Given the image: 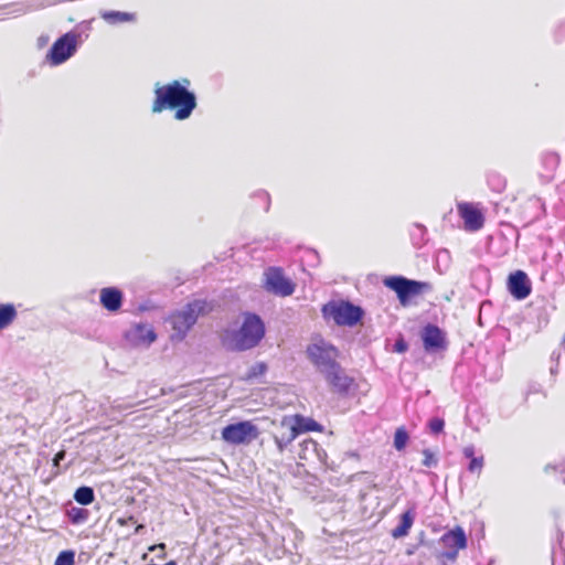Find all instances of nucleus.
Returning <instances> with one entry per match:
<instances>
[{"label": "nucleus", "mask_w": 565, "mask_h": 565, "mask_svg": "<svg viewBox=\"0 0 565 565\" xmlns=\"http://www.w3.org/2000/svg\"><path fill=\"white\" fill-rule=\"evenodd\" d=\"M420 338L426 352H437L447 347L445 332L436 324H426L420 332Z\"/></svg>", "instance_id": "obj_9"}, {"label": "nucleus", "mask_w": 565, "mask_h": 565, "mask_svg": "<svg viewBox=\"0 0 565 565\" xmlns=\"http://www.w3.org/2000/svg\"><path fill=\"white\" fill-rule=\"evenodd\" d=\"M408 438V433L404 427L397 428L394 434V447L396 450H403L406 447Z\"/></svg>", "instance_id": "obj_25"}, {"label": "nucleus", "mask_w": 565, "mask_h": 565, "mask_svg": "<svg viewBox=\"0 0 565 565\" xmlns=\"http://www.w3.org/2000/svg\"><path fill=\"white\" fill-rule=\"evenodd\" d=\"M128 338L137 344L150 345L157 338L153 329L146 324H136L129 332Z\"/></svg>", "instance_id": "obj_19"}, {"label": "nucleus", "mask_w": 565, "mask_h": 565, "mask_svg": "<svg viewBox=\"0 0 565 565\" xmlns=\"http://www.w3.org/2000/svg\"><path fill=\"white\" fill-rule=\"evenodd\" d=\"M17 317L15 307L12 303L0 305V331L7 328Z\"/></svg>", "instance_id": "obj_22"}, {"label": "nucleus", "mask_w": 565, "mask_h": 565, "mask_svg": "<svg viewBox=\"0 0 565 565\" xmlns=\"http://www.w3.org/2000/svg\"><path fill=\"white\" fill-rule=\"evenodd\" d=\"M142 529H143V525H141V524H140V525H138V526H137V529H136V533H139V532H140V530H142Z\"/></svg>", "instance_id": "obj_35"}, {"label": "nucleus", "mask_w": 565, "mask_h": 565, "mask_svg": "<svg viewBox=\"0 0 565 565\" xmlns=\"http://www.w3.org/2000/svg\"><path fill=\"white\" fill-rule=\"evenodd\" d=\"M415 515L412 510H407L401 516L399 524L392 531V536L394 539H399L406 536L414 523Z\"/></svg>", "instance_id": "obj_20"}, {"label": "nucleus", "mask_w": 565, "mask_h": 565, "mask_svg": "<svg viewBox=\"0 0 565 565\" xmlns=\"http://www.w3.org/2000/svg\"><path fill=\"white\" fill-rule=\"evenodd\" d=\"M322 375L332 390L339 394H347L353 383V379L347 375L340 363L337 367L322 373Z\"/></svg>", "instance_id": "obj_13"}, {"label": "nucleus", "mask_w": 565, "mask_h": 565, "mask_svg": "<svg viewBox=\"0 0 565 565\" xmlns=\"http://www.w3.org/2000/svg\"><path fill=\"white\" fill-rule=\"evenodd\" d=\"M266 288L275 295L284 297L290 296L295 290L294 285L278 268H270L266 274Z\"/></svg>", "instance_id": "obj_11"}, {"label": "nucleus", "mask_w": 565, "mask_h": 565, "mask_svg": "<svg viewBox=\"0 0 565 565\" xmlns=\"http://www.w3.org/2000/svg\"><path fill=\"white\" fill-rule=\"evenodd\" d=\"M297 427L286 423L284 419L280 425V431L274 434V440L279 454H282L284 450L297 438Z\"/></svg>", "instance_id": "obj_16"}, {"label": "nucleus", "mask_w": 565, "mask_h": 565, "mask_svg": "<svg viewBox=\"0 0 565 565\" xmlns=\"http://www.w3.org/2000/svg\"><path fill=\"white\" fill-rule=\"evenodd\" d=\"M128 521H125V520H120V523L121 524H126Z\"/></svg>", "instance_id": "obj_37"}, {"label": "nucleus", "mask_w": 565, "mask_h": 565, "mask_svg": "<svg viewBox=\"0 0 565 565\" xmlns=\"http://www.w3.org/2000/svg\"><path fill=\"white\" fill-rule=\"evenodd\" d=\"M64 457H65V452H64V451H58V452L55 455V457H54V462H55V465H58V462H60L61 460H63V459H64Z\"/></svg>", "instance_id": "obj_34"}, {"label": "nucleus", "mask_w": 565, "mask_h": 565, "mask_svg": "<svg viewBox=\"0 0 565 565\" xmlns=\"http://www.w3.org/2000/svg\"><path fill=\"white\" fill-rule=\"evenodd\" d=\"M99 17L109 25H119L125 23H136L137 13L116 10H100Z\"/></svg>", "instance_id": "obj_17"}, {"label": "nucleus", "mask_w": 565, "mask_h": 565, "mask_svg": "<svg viewBox=\"0 0 565 565\" xmlns=\"http://www.w3.org/2000/svg\"><path fill=\"white\" fill-rule=\"evenodd\" d=\"M322 313L324 317L333 319L337 326L353 327L362 320L364 311L360 306L350 301H331L323 306Z\"/></svg>", "instance_id": "obj_4"}, {"label": "nucleus", "mask_w": 565, "mask_h": 565, "mask_svg": "<svg viewBox=\"0 0 565 565\" xmlns=\"http://www.w3.org/2000/svg\"><path fill=\"white\" fill-rule=\"evenodd\" d=\"M66 514L73 524H81L87 521L89 512L84 508L72 507Z\"/></svg>", "instance_id": "obj_24"}, {"label": "nucleus", "mask_w": 565, "mask_h": 565, "mask_svg": "<svg viewBox=\"0 0 565 565\" xmlns=\"http://www.w3.org/2000/svg\"><path fill=\"white\" fill-rule=\"evenodd\" d=\"M73 497L77 503L82 505H88L95 499L94 489L88 486H82L75 490Z\"/></svg>", "instance_id": "obj_23"}, {"label": "nucleus", "mask_w": 565, "mask_h": 565, "mask_svg": "<svg viewBox=\"0 0 565 565\" xmlns=\"http://www.w3.org/2000/svg\"><path fill=\"white\" fill-rule=\"evenodd\" d=\"M440 541L447 548L451 550H463L467 546V536L460 526L446 532Z\"/></svg>", "instance_id": "obj_18"}, {"label": "nucleus", "mask_w": 565, "mask_h": 565, "mask_svg": "<svg viewBox=\"0 0 565 565\" xmlns=\"http://www.w3.org/2000/svg\"><path fill=\"white\" fill-rule=\"evenodd\" d=\"M295 422L296 423H295L294 427H297L298 435L300 433H306V431H321L322 430V426L312 418H306L303 416L297 415L295 417Z\"/></svg>", "instance_id": "obj_21"}, {"label": "nucleus", "mask_w": 565, "mask_h": 565, "mask_svg": "<svg viewBox=\"0 0 565 565\" xmlns=\"http://www.w3.org/2000/svg\"><path fill=\"white\" fill-rule=\"evenodd\" d=\"M463 456L466 458L472 459L475 458V447L473 446H467L463 448Z\"/></svg>", "instance_id": "obj_33"}, {"label": "nucleus", "mask_w": 565, "mask_h": 565, "mask_svg": "<svg viewBox=\"0 0 565 565\" xmlns=\"http://www.w3.org/2000/svg\"><path fill=\"white\" fill-rule=\"evenodd\" d=\"M423 455H424L423 465L425 467L431 468V467L437 466L438 459L435 457V455L429 449H424Z\"/></svg>", "instance_id": "obj_28"}, {"label": "nucleus", "mask_w": 565, "mask_h": 565, "mask_svg": "<svg viewBox=\"0 0 565 565\" xmlns=\"http://www.w3.org/2000/svg\"><path fill=\"white\" fill-rule=\"evenodd\" d=\"M482 466H483V458L475 457V458L470 459L468 470L470 472H476V471L479 472L481 470Z\"/></svg>", "instance_id": "obj_30"}, {"label": "nucleus", "mask_w": 565, "mask_h": 565, "mask_svg": "<svg viewBox=\"0 0 565 565\" xmlns=\"http://www.w3.org/2000/svg\"><path fill=\"white\" fill-rule=\"evenodd\" d=\"M298 457L307 461L318 460L323 462L327 458V454L317 441L307 438L299 444Z\"/></svg>", "instance_id": "obj_15"}, {"label": "nucleus", "mask_w": 565, "mask_h": 565, "mask_svg": "<svg viewBox=\"0 0 565 565\" xmlns=\"http://www.w3.org/2000/svg\"><path fill=\"white\" fill-rule=\"evenodd\" d=\"M407 350V343L404 339H399L394 344V351L398 353H403Z\"/></svg>", "instance_id": "obj_31"}, {"label": "nucleus", "mask_w": 565, "mask_h": 565, "mask_svg": "<svg viewBox=\"0 0 565 565\" xmlns=\"http://www.w3.org/2000/svg\"><path fill=\"white\" fill-rule=\"evenodd\" d=\"M459 216L463 220L465 228L470 232H477L484 224V216L479 209L468 202L457 204Z\"/></svg>", "instance_id": "obj_10"}, {"label": "nucleus", "mask_w": 565, "mask_h": 565, "mask_svg": "<svg viewBox=\"0 0 565 565\" xmlns=\"http://www.w3.org/2000/svg\"><path fill=\"white\" fill-rule=\"evenodd\" d=\"M79 34L67 32L60 36L46 54V61L51 65H60L71 58L77 50Z\"/></svg>", "instance_id": "obj_7"}, {"label": "nucleus", "mask_w": 565, "mask_h": 565, "mask_svg": "<svg viewBox=\"0 0 565 565\" xmlns=\"http://www.w3.org/2000/svg\"><path fill=\"white\" fill-rule=\"evenodd\" d=\"M384 285L396 292L402 305H405L412 297L422 294L428 287L426 282L412 280L403 276L387 277Z\"/></svg>", "instance_id": "obj_8"}, {"label": "nucleus", "mask_w": 565, "mask_h": 565, "mask_svg": "<svg viewBox=\"0 0 565 565\" xmlns=\"http://www.w3.org/2000/svg\"><path fill=\"white\" fill-rule=\"evenodd\" d=\"M210 310L205 300L196 299L189 302L182 310L172 313L169 321L175 331L179 340H182L188 331L194 326L200 315Z\"/></svg>", "instance_id": "obj_3"}, {"label": "nucleus", "mask_w": 565, "mask_h": 565, "mask_svg": "<svg viewBox=\"0 0 565 565\" xmlns=\"http://www.w3.org/2000/svg\"><path fill=\"white\" fill-rule=\"evenodd\" d=\"M428 426H429L430 431L433 434L437 435L444 430L445 422H444V419L436 417L429 422Z\"/></svg>", "instance_id": "obj_29"}, {"label": "nucleus", "mask_w": 565, "mask_h": 565, "mask_svg": "<svg viewBox=\"0 0 565 565\" xmlns=\"http://www.w3.org/2000/svg\"><path fill=\"white\" fill-rule=\"evenodd\" d=\"M265 335V324L256 313H244L241 328L233 334L232 348L236 351H246L258 345Z\"/></svg>", "instance_id": "obj_2"}, {"label": "nucleus", "mask_w": 565, "mask_h": 565, "mask_svg": "<svg viewBox=\"0 0 565 565\" xmlns=\"http://www.w3.org/2000/svg\"><path fill=\"white\" fill-rule=\"evenodd\" d=\"M307 356L319 373L337 367L339 350L331 343L320 339L307 347Z\"/></svg>", "instance_id": "obj_5"}, {"label": "nucleus", "mask_w": 565, "mask_h": 565, "mask_svg": "<svg viewBox=\"0 0 565 565\" xmlns=\"http://www.w3.org/2000/svg\"><path fill=\"white\" fill-rule=\"evenodd\" d=\"M267 371V365L264 362H257L253 364L246 373V380H253L262 376Z\"/></svg>", "instance_id": "obj_26"}, {"label": "nucleus", "mask_w": 565, "mask_h": 565, "mask_svg": "<svg viewBox=\"0 0 565 565\" xmlns=\"http://www.w3.org/2000/svg\"><path fill=\"white\" fill-rule=\"evenodd\" d=\"M221 436L230 445H247L258 438L259 429L252 422L242 420L225 426Z\"/></svg>", "instance_id": "obj_6"}, {"label": "nucleus", "mask_w": 565, "mask_h": 565, "mask_svg": "<svg viewBox=\"0 0 565 565\" xmlns=\"http://www.w3.org/2000/svg\"><path fill=\"white\" fill-rule=\"evenodd\" d=\"M128 521L134 522V516H129Z\"/></svg>", "instance_id": "obj_36"}, {"label": "nucleus", "mask_w": 565, "mask_h": 565, "mask_svg": "<svg viewBox=\"0 0 565 565\" xmlns=\"http://www.w3.org/2000/svg\"><path fill=\"white\" fill-rule=\"evenodd\" d=\"M458 551L459 550H451V548H448V551L444 552L443 553V557L449 559V561H455L457 558V555H458Z\"/></svg>", "instance_id": "obj_32"}, {"label": "nucleus", "mask_w": 565, "mask_h": 565, "mask_svg": "<svg viewBox=\"0 0 565 565\" xmlns=\"http://www.w3.org/2000/svg\"><path fill=\"white\" fill-rule=\"evenodd\" d=\"M75 553L71 550L62 551L58 553L54 565H74Z\"/></svg>", "instance_id": "obj_27"}, {"label": "nucleus", "mask_w": 565, "mask_h": 565, "mask_svg": "<svg viewBox=\"0 0 565 565\" xmlns=\"http://www.w3.org/2000/svg\"><path fill=\"white\" fill-rule=\"evenodd\" d=\"M508 290L518 300H523L532 291L531 281L523 270H515L508 277Z\"/></svg>", "instance_id": "obj_12"}, {"label": "nucleus", "mask_w": 565, "mask_h": 565, "mask_svg": "<svg viewBox=\"0 0 565 565\" xmlns=\"http://www.w3.org/2000/svg\"><path fill=\"white\" fill-rule=\"evenodd\" d=\"M124 294L117 287H105L100 289V305L110 312L118 311L122 306Z\"/></svg>", "instance_id": "obj_14"}, {"label": "nucleus", "mask_w": 565, "mask_h": 565, "mask_svg": "<svg viewBox=\"0 0 565 565\" xmlns=\"http://www.w3.org/2000/svg\"><path fill=\"white\" fill-rule=\"evenodd\" d=\"M190 81H173L156 88V98L152 104V113H161L164 109H175L174 118L188 119L196 108L195 94L188 89Z\"/></svg>", "instance_id": "obj_1"}]
</instances>
